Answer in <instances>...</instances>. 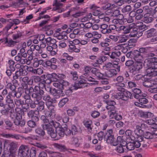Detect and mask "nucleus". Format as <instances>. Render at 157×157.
I'll use <instances>...</instances> for the list:
<instances>
[{"label": "nucleus", "mask_w": 157, "mask_h": 157, "mask_svg": "<svg viewBox=\"0 0 157 157\" xmlns=\"http://www.w3.org/2000/svg\"><path fill=\"white\" fill-rule=\"evenodd\" d=\"M142 115L144 117H150L154 116V114L150 112H143L141 113Z\"/></svg>", "instance_id": "052dcab7"}, {"label": "nucleus", "mask_w": 157, "mask_h": 157, "mask_svg": "<svg viewBox=\"0 0 157 157\" xmlns=\"http://www.w3.org/2000/svg\"><path fill=\"white\" fill-rule=\"evenodd\" d=\"M108 25L105 24H102L101 25V33L104 34H108L110 33V29H108Z\"/></svg>", "instance_id": "72a5a7b5"}, {"label": "nucleus", "mask_w": 157, "mask_h": 157, "mask_svg": "<svg viewBox=\"0 0 157 157\" xmlns=\"http://www.w3.org/2000/svg\"><path fill=\"white\" fill-rule=\"evenodd\" d=\"M92 72L99 78H104L106 77L111 78L116 76L118 72L115 69H111L105 72V74L101 73L99 70L95 68H93L91 70Z\"/></svg>", "instance_id": "20e7f679"}, {"label": "nucleus", "mask_w": 157, "mask_h": 157, "mask_svg": "<svg viewBox=\"0 0 157 157\" xmlns=\"http://www.w3.org/2000/svg\"><path fill=\"white\" fill-rule=\"evenodd\" d=\"M8 66L9 68L13 71H15V69L14 67V65L15 64L14 61L12 59H10L8 61Z\"/></svg>", "instance_id": "37998d69"}, {"label": "nucleus", "mask_w": 157, "mask_h": 157, "mask_svg": "<svg viewBox=\"0 0 157 157\" xmlns=\"http://www.w3.org/2000/svg\"><path fill=\"white\" fill-rule=\"evenodd\" d=\"M53 86L59 89L63 90L62 85L60 83V80L59 82H54L53 84Z\"/></svg>", "instance_id": "338daca9"}, {"label": "nucleus", "mask_w": 157, "mask_h": 157, "mask_svg": "<svg viewBox=\"0 0 157 157\" xmlns=\"http://www.w3.org/2000/svg\"><path fill=\"white\" fill-rule=\"evenodd\" d=\"M29 149V148L26 145H21L19 148V152L22 154L24 151H25L26 149Z\"/></svg>", "instance_id": "774afa93"}, {"label": "nucleus", "mask_w": 157, "mask_h": 157, "mask_svg": "<svg viewBox=\"0 0 157 157\" xmlns=\"http://www.w3.org/2000/svg\"><path fill=\"white\" fill-rule=\"evenodd\" d=\"M39 112L35 110V111L30 110L27 113V115L29 117L32 118L34 115H38Z\"/></svg>", "instance_id": "a18cd8bd"}, {"label": "nucleus", "mask_w": 157, "mask_h": 157, "mask_svg": "<svg viewBox=\"0 0 157 157\" xmlns=\"http://www.w3.org/2000/svg\"><path fill=\"white\" fill-rule=\"evenodd\" d=\"M132 57L136 61L135 63L143 66L144 59L142 56L137 50H135L132 54Z\"/></svg>", "instance_id": "1a4fd4ad"}, {"label": "nucleus", "mask_w": 157, "mask_h": 157, "mask_svg": "<svg viewBox=\"0 0 157 157\" xmlns=\"http://www.w3.org/2000/svg\"><path fill=\"white\" fill-rule=\"evenodd\" d=\"M32 79L31 80L33 81V82H34L35 83H39L40 80H41L40 78L36 75L33 76L32 77Z\"/></svg>", "instance_id": "680f3d73"}, {"label": "nucleus", "mask_w": 157, "mask_h": 157, "mask_svg": "<svg viewBox=\"0 0 157 157\" xmlns=\"http://www.w3.org/2000/svg\"><path fill=\"white\" fill-rule=\"evenodd\" d=\"M50 82V81H49V82H47V80L41 79L39 83L38 86H36L34 88H33V89L34 90V93H36V94H38L39 92L36 91V90L37 87L38 88V89L39 88V89L40 90H43V89H44V87H45V83L47 84H49Z\"/></svg>", "instance_id": "4468645a"}, {"label": "nucleus", "mask_w": 157, "mask_h": 157, "mask_svg": "<svg viewBox=\"0 0 157 157\" xmlns=\"http://www.w3.org/2000/svg\"><path fill=\"white\" fill-rule=\"evenodd\" d=\"M136 26L138 27L140 31H142V32L146 29V26L145 25L143 24V23L140 22V23H137Z\"/></svg>", "instance_id": "c03bdc74"}, {"label": "nucleus", "mask_w": 157, "mask_h": 157, "mask_svg": "<svg viewBox=\"0 0 157 157\" xmlns=\"http://www.w3.org/2000/svg\"><path fill=\"white\" fill-rule=\"evenodd\" d=\"M143 85L146 87L155 86V87L149 89L148 91L151 93L156 92L157 91V78L145 81L143 82Z\"/></svg>", "instance_id": "39448f33"}, {"label": "nucleus", "mask_w": 157, "mask_h": 157, "mask_svg": "<svg viewBox=\"0 0 157 157\" xmlns=\"http://www.w3.org/2000/svg\"><path fill=\"white\" fill-rule=\"evenodd\" d=\"M36 101H35L32 100H30L26 103L27 104L28 106H29V107L30 106L31 108H34L36 107V105L37 104V103H36Z\"/></svg>", "instance_id": "864d4df0"}, {"label": "nucleus", "mask_w": 157, "mask_h": 157, "mask_svg": "<svg viewBox=\"0 0 157 157\" xmlns=\"http://www.w3.org/2000/svg\"><path fill=\"white\" fill-rule=\"evenodd\" d=\"M46 105L49 109V111L46 113V116H44L49 121L53 120V119L55 118L56 116L55 107L52 104H48Z\"/></svg>", "instance_id": "6e6552de"}, {"label": "nucleus", "mask_w": 157, "mask_h": 157, "mask_svg": "<svg viewBox=\"0 0 157 157\" xmlns=\"http://www.w3.org/2000/svg\"><path fill=\"white\" fill-rule=\"evenodd\" d=\"M144 136L147 139H151L154 137L152 132H146L144 134Z\"/></svg>", "instance_id": "e2e57ef3"}, {"label": "nucleus", "mask_w": 157, "mask_h": 157, "mask_svg": "<svg viewBox=\"0 0 157 157\" xmlns=\"http://www.w3.org/2000/svg\"><path fill=\"white\" fill-rule=\"evenodd\" d=\"M16 41L13 40L12 39H8L7 37H6V39L5 40V42L4 43V44L7 47H13L16 44Z\"/></svg>", "instance_id": "a878e982"}, {"label": "nucleus", "mask_w": 157, "mask_h": 157, "mask_svg": "<svg viewBox=\"0 0 157 157\" xmlns=\"http://www.w3.org/2000/svg\"><path fill=\"white\" fill-rule=\"evenodd\" d=\"M69 76L74 80H76L78 78V75L76 71H70Z\"/></svg>", "instance_id": "ea45409f"}, {"label": "nucleus", "mask_w": 157, "mask_h": 157, "mask_svg": "<svg viewBox=\"0 0 157 157\" xmlns=\"http://www.w3.org/2000/svg\"><path fill=\"white\" fill-rule=\"evenodd\" d=\"M117 94L119 96V99L125 101L127 100L128 98H131L132 96L131 93L126 90L123 92L118 93Z\"/></svg>", "instance_id": "9b49d317"}, {"label": "nucleus", "mask_w": 157, "mask_h": 157, "mask_svg": "<svg viewBox=\"0 0 157 157\" xmlns=\"http://www.w3.org/2000/svg\"><path fill=\"white\" fill-rule=\"evenodd\" d=\"M152 58L150 59H146L144 63V66L145 67L147 68H151L153 67V65H152V63L153 61H152Z\"/></svg>", "instance_id": "473e14b6"}, {"label": "nucleus", "mask_w": 157, "mask_h": 157, "mask_svg": "<svg viewBox=\"0 0 157 157\" xmlns=\"http://www.w3.org/2000/svg\"><path fill=\"white\" fill-rule=\"evenodd\" d=\"M116 84L117 86H118L117 87V89L118 91H120V92H123L126 90L125 89L123 88V87L125 86V85L124 83H117Z\"/></svg>", "instance_id": "09e8293b"}, {"label": "nucleus", "mask_w": 157, "mask_h": 157, "mask_svg": "<svg viewBox=\"0 0 157 157\" xmlns=\"http://www.w3.org/2000/svg\"><path fill=\"white\" fill-rule=\"evenodd\" d=\"M22 33L20 31L17 32V33L15 34H13L12 35V38L13 40H16L17 39L20 37L22 35Z\"/></svg>", "instance_id": "0e129e2a"}, {"label": "nucleus", "mask_w": 157, "mask_h": 157, "mask_svg": "<svg viewBox=\"0 0 157 157\" xmlns=\"http://www.w3.org/2000/svg\"><path fill=\"white\" fill-rule=\"evenodd\" d=\"M130 32V34H129L130 37H139L141 36L143 34L142 31H140L136 28H132Z\"/></svg>", "instance_id": "a211bd4d"}, {"label": "nucleus", "mask_w": 157, "mask_h": 157, "mask_svg": "<svg viewBox=\"0 0 157 157\" xmlns=\"http://www.w3.org/2000/svg\"><path fill=\"white\" fill-rule=\"evenodd\" d=\"M152 48L150 47H146L145 48H139L138 52L140 53H147L149 52L150 50Z\"/></svg>", "instance_id": "6e6d98bb"}, {"label": "nucleus", "mask_w": 157, "mask_h": 157, "mask_svg": "<svg viewBox=\"0 0 157 157\" xmlns=\"http://www.w3.org/2000/svg\"><path fill=\"white\" fill-rule=\"evenodd\" d=\"M36 103L38 104V107L37 108V111H42L44 108V102L42 101H38V102L36 100Z\"/></svg>", "instance_id": "58836bf2"}, {"label": "nucleus", "mask_w": 157, "mask_h": 157, "mask_svg": "<svg viewBox=\"0 0 157 157\" xmlns=\"http://www.w3.org/2000/svg\"><path fill=\"white\" fill-rule=\"evenodd\" d=\"M107 58L106 56H102L98 58L95 63L93 64L94 67H97L98 64H101L106 61Z\"/></svg>", "instance_id": "b1692460"}, {"label": "nucleus", "mask_w": 157, "mask_h": 157, "mask_svg": "<svg viewBox=\"0 0 157 157\" xmlns=\"http://www.w3.org/2000/svg\"><path fill=\"white\" fill-rule=\"evenodd\" d=\"M105 54L108 55L109 56L110 58L112 59V61L113 63H114L115 65H118L120 59L118 57L121 55V53L120 51H115L111 52H107Z\"/></svg>", "instance_id": "0eeeda50"}, {"label": "nucleus", "mask_w": 157, "mask_h": 157, "mask_svg": "<svg viewBox=\"0 0 157 157\" xmlns=\"http://www.w3.org/2000/svg\"><path fill=\"white\" fill-rule=\"evenodd\" d=\"M92 124V121L91 120H89L86 121L84 124L88 129L91 130L92 129L93 127Z\"/></svg>", "instance_id": "8fccbe9b"}, {"label": "nucleus", "mask_w": 157, "mask_h": 157, "mask_svg": "<svg viewBox=\"0 0 157 157\" xmlns=\"http://www.w3.org/2000/svg\"><path fill=\"white\" fill-rule=\"evenodd\" d=\"M27 56V53H24L22 55L21 54H17L14 57V59L19 63L21 64H25L27 59L26 58Z\"/></svg>", "instance_id": "9d476101"}, {"label": "nucleus", "mask_w": 157, "mask_h": 157, "mask_svg": "<svg viewBox=\"0 0 157 157\" xmlns=\"http://www.w3.org/2000/svg\"><path fill=\"white\" fill-rule=\"evenodd\" d=\"M126 136H128L129 140H135V137L132 135V132L130 130H127L125 132Z\"/></svg>", "instance_id": "4c0bfd02"}, {"label": "nucleus", "mask_w": 157, "mask_h": 157, "mask_svg": "<svg viewBox=\"0 0 157 157\" xmlns=\"http://www.w3.org/2000/svg\"><path fill=\"white\" fill-rule=\"evenodd\" d=\"M39 89V88H38ZM36 91L39 92V93H33L31 94L32 97L36 100L37 102L41 99H43L45 101L46 105L50 103L51 97L49 94L45 92L43 90L38 89V88L36 89Z\"/></svg>", "instance_id": "7ed1b4c3"}, {"label": "nucleus", "mask_w": 157, "mask_h": 157, "mask_svg": "<svg viewBox=\"0 0 157 157\" xmlns=\"http://www.w3.org/2000/svg\"><path fill=\"white\" fill-rule=\"evenodd\" d=\"M22 81L25 83H27L29 85H32L33 83V81L31 79H29V78L27 76H25L22 78Z\"/></svg>", "instance_id": "603ef678"}, {"label": "nucleus", "mask_w": 157, "mask_h": 157, "mask_svg": "<svg viewBox=\"0 0 157 157\" xmlns=\"http://www.w3.org/2000/svg\"><path fill=\"white\" fill-rule=\"evenodd\" d=\"M23 88L25 90V94L24 96V98L25 99V102L27 103L29 100H32L31 99V93L32 94L34 93V90L32 87H29L28 88V85L24 83L23 85Z\"/></svg>", "instance_id": "423d86ee"}, {"label": "nucleus", "mask_w": 157, "mask_h": 157, "mask_svg": "<svg viewBox=\"0 0 157 157\" xmlns=\"http://www.w3.org/2000/svg\"><path fill=\"white\" fill-rule=\"evenodd\" d=\"M68 99L67 98H65L61 100L58 103V105L59 107H62L68 101Z\"/></svg>", "instance_id": "4d7b16f0"}, {"label": "nucleus", "mask_w": 157, "mask_h": 157, "mask_svg": "<svg viewBox=\"0 0 157 157\" xmlns=\"http://www.w3.org/2000/svg\"><path fill=\"white\" fill-rule=\"evenodd\" d=\"M80 48L79 46L75 45L73 44H71V42H70L68 49V51L69 52L78 53L80 52Z\"/></svg>", "instance_id": "6ab92c4d"}, {"label": "nucleus", "mask_w": 157, "mask_h": 157, "mask_svg": "<svg viewBox=\"0 0 157 157\" xmlns=\"http://www.w3.org/2000/svg\"><path fill=\"white\" fill-rule=\"evenodd\" d=\"M7 21L9 23L3 29V31L5 34L7 33L9 30L13 26V24L11 22H10V20H7Z\"/></svg>", "instance_id": "79ce46f5"}, {"label": "nucleus", "mask_w": 157, "mask_h": 157, "mask_svg": "<svg viewBox=\"0 0 157 157\" xmlns=\"http://www.w3.org/2000/svg\"><path fill=\"white\" fill-rule=\"evenodd\" d=\"M132 10V7L130 5H127L124 7L122 9V12L123 13H127L130 11Z\"/></svg>", "instance_id": "13d9d810"}, {"label": "nucleus", "mask_w": 157, "mask_h": 157, "mask_svg": "<svg viewBox=\"0 0 157 157\" xmlns=\"http://www.w3.org/2000/svg\"><path fill=\"white\" fill-rule=\"evenodd\" d=\"M22 85V87H19L18 88V90L17 92L16 91V90L13 92V97H16L17 98H19L21 95L22 93L23 92L24 89L23 88V85Z\"/></svg>", "instance_id": "7c9ffc66"}, {"label": "nucleus", "mask_w": 157, "mask_h": 157, "mask_svg": "<svg viewBox=\"0 0 157 157\" xmlns=\"http://www.w3.org/2000/svg\"><path fill=\"white\" fill-rule=\"evenodd\" d=\"M146 75L149 76H155L157 75V69L153 67L148 68L146 70Z\"/></svg>", "instance_id": "aec40b11"}, {"label": "nucleus", "mask_w": 157, "mask_h": 157, "mask_svg": "<svg viewBox=\"0 0 157 157\" xmlns=\"http://www.w3.org/2000/svg\"><path fill=\"white\" fill-rule=\"evenodd\" d=\"M86 80H80L76 82L74 86L70 88V90L72 91V90L74 89L77 90L79 88H82L83 87V85L86 84Z\"/></svg>", "instance_id": "dca6fc26"}, {"label": "nucleus", "mask_w": 157, "mask_h": 157, "mask_svg": "<svg viewBox=\"0 0 157 157\" xmlns=\"http://www.w3.org/2000/svg\"><path fill=\"white\" fill-rule=\"evenodd\" d=\"M112 67L116 68L118 72L120 71V66L117 65H115L114 63H113L109 62L107 63L104 64L102 66V69L104 70H109L110 68Z\"/></svg>", "instance_id": "2eb2a0df"}, {"label": "nucleus", "mask_w": 157, "mask_h": 157, "mask_svg": "<svg viewBox=\"0 0 157 157\" xmlns=\"http://www.w3.org/2000/svg\"><path fill=\"white\" fill-rule=\"evenodd\" d=\"M15 84H12L11 82H8L7 83L5 86V88L7 89L10 90L11 92H9V93H11V94H13V92L16 90V87L15 86Z\"/></svg>", "instance_id": "c85d7f7f"}, {"label": "nucleus", "mask_w": 157, "mask_h": 157, "mask_svg": "<svg viewBox=\"0 0 157 157\" xmlns=\"http://www.w3.org/2000/svg\"><path fill=\"white\" fill-rule=\"evenodd\" d=\"M14 103L17 106L15 109V111L12 110L10 113V117L13 120L14 124L17 126H23L25 124V121L22 119L21 113L23 112L21 109L19 107L22 106L24 104V101L21 99H16L14 100Z\"/></svg>", "instance_id": "f03ea898"}, {"label": "nucleus", "mask_w": 157, "mask_h": 157, "mask_svg": "<svg viewBox=\"0 0 157 157\" xmlns=\"http://www.w3.org/2000/svg\"><path fill=\"white\" fill-rule=\"evenodd\" d=\"M43 129L40 128H37L35 130V132L37 134L40 136H44L45 135V132L43 130L44 129H43Z\"/></svg>", "instance_id": "49530a36"}, {"label": "nucleus", "mask_w": 157, "mask_h": 157, "mask_svg": "<svg viewBox=\"0 0 157 157\" xmlns=\"http://www.w3.org/2000/svg\"><path fill=\"white\" fill-rule=\"evenodd\" d=\"M144 139L141 138V137H135V140H131L132 141L133 143L134 144V146L135 147L139 148L140 147L142 143L141 142H142L144 141Z\"/></svg>", "instance_id": "bb28decb"}, {"label": "nucleus", "mask_w": 157, "mask_h": 157, "mask_svg": "<svg viewBox=\"0 0 157 157\" xmlns=\"http://www.w3.org/2000/svg\"><path fill=\"white\" fill-rule=\"evenodd\" d=\"M57 47V45H52V46L49 45L46 47V49L48 51L50 52V54L51 55L54 56L56 53L55 50Z\"/></svg>", "instance_id": "393cba45"}, {"label": "nucleus", "mask_w": 157, "mask_h": 157, "mask_svg": "<svg viewBox=\"0 0 157 157\" xmlns=\"http://www.w3.org/2000/svg\"><path fill=\"white\" fill-rule=\"evenodd\" d=\"M156 30L154 28H151L145 32V34L147 37L150 38L155 36Z\"/></svg>", "instance_id": "cd10ccee"}, {"label": "nucleus", "mask_w": 157, "mask_h": 157, "mask_svg": "<svg viewBox=\"0 0 157 157\" xmlns=\"http://www.w3.org/2000/svg\"><path fill=\"white\" fill-rule=\"evenodd\" d=\"M40 119L44 124H41V127L44 129H46L48 134L50 135L52 138H55L57 136L56 130H54L52 128L53 126L56 128H59L58 133L59 136L63 137L65 134L64 128L61 127L59 123L54 120H50L44 116H41Z\"/></svg>", "instance_id": "f257e3e1"}, {"label": "nucleus", "mask_w": 157, "mask_h": 157, "mask_svg": "<svg viewBox=\"0 0 157 157\" xmlns=\"http://www.w3.org/2000/svg\"><path fill=\"white\" fill-rule=\"evenodd\" d=\"M130 35H118V42L122 43L126 42L129 38Z\"/></svg>", "instance_id": "2f4dec72"}, {"label": "nucleus", "mask_w": 157, "mask_h": 157, "mask_svg": "<svg viewBox=\"0 0 157 157\" xmlns=\"http://www.w3.org/2000/svg\"><path fill=\"white\" fill-rule=\"evenodd\" d=\"M114 136H104V140H106V142L108 144H110V143L112 142L113 140Z\"/></svg>", "instance_id": "3c124183"}, {"label": "nucleus", "mask_w": 157, "mask_h": 157, "mask_svg": "<svg viewBox=\"0 0 157 157\" xmlns=\"http://www.w3.org/2000/svg\"><path fill=\"white\" fill-rule=\"evenodd\" d=\"M71 144L75 147H78L80 145L78 143V139L75 137H73L70 141Z\"/></svg>", "instance_id": "c9c22d12"}, {"label": "nucleus", "mask_w": 157, "mask_h": 157, "mask_svg": "<svg viewBox=\"0 0 157 157\" xmlns=\"http://www.w3.org/2000/svg\"><path fill=\"white\" fill-rule=\"evenodd\" d=\"M143 67L140 65L135 63L130 67L129 69L130 72L133 74L135 75V74L138 73L139 70L142 68Z\"/></svg>", "instance_id": "f3484780"}, {"label": "nucleus", "mask_w": 157, "mask_h": 157, "mask_svg": "<svg viewBox=\"0 0 157 157\" xmlns=\"http://www.w3.org/2000/svg\"><path fill=\"white\" fill-rule=\"evenodd\" d=\"M10 145V147L14 149L17 147V144L13 142H10L7 140H5L4 142V146L5 147L7 145Z\"/></svg>", "instance_id": "e433bc0d"}, {"label": "nucleus", "mask_w": 157, "mask_h": 157, "mask_svg": "<svg viewBox=\"0 0 157 157\" xmlns=\"http://www.w3.org/2000/svg\"><path fill=\"white\" fill-rule=\"evenodd\" d=\"M63 32L60 33L58 32H56L54 33V36L56 37L59 40H61L63 38Z\"/></svg>", "instance_id": "bf43d9fd"}, {"label": "nucleus", "mask_w": 157, "mask_h": 157, "mask_svg": "<svg viewBox=\"0 0 157 157\" xmlns=\"http://www.w3.org/2000/svg\"><path fill=\"white\" fill-rule=\"evenodd\" d=\"M122 143H120V145L117 146L115 150L118 153H122L124 152V147H125V146L126 144V142L125 141L123 140L121 141Z\"/></svg>", "instance_id": "5701e85b"}, {"label": "nucleus", "mask_w": 157, "mask_h": 157, "mask_svg": "<svg viewBox=\"0 0 157 157\" xmlns=\"http://www.w3.org/2000/svg\"><path fill=\"white\" fill-rule=\"evenodd\" d=\"M144 21L146 23H150L153 20V19L150 13H146L144 15Z\"/></svg>", "instance_id": "c756f323"}, {"label": "nucleus", "mask_w": 157, "mask_h": 157, "mask_svg": "<svg viewBox=\"0 0 157 157\" xmlns=\"http://www.w3.org/2000/svg\"><path fill=\"white\" fill-rule=\"evenodd\" d=\"M129 142L127 144L126 143V148L129 150H132L135 149L134 144L132 141L129 140Z\"/></svg>", "instance_id": "5fc2aeb1"}, {"label": "nucleus", "mask_w": 157, "mask_h": 157, "mask_svg": "<svg viewBox=\"0 0 157 157\" xmlns=\"http://www.w3.org/2000/svg\"><path fill=\"white\" fill-rule=\"evenodd\" d=\"M123 140L121 136H118L117 139L114 138L112 142L110 143V144L111 145L116 146L118 144L119 142L122 143L121 141Z\"/></svg>", "instance_id": "f704fd0d"}, {"label": "nucleus", "mask_w": 157, "mask_h": 157, "mask_svg": "<svg viewBox=\"0 0 157 157\" xmlns=\"http://www.w3.org/2000/svg\"><path fill=\"white\" fill-rule=\"evenodd\" d=\"M13 94H11V93H8V95L6 97V101L7 103L9 105L10 107H13L14 106V104L13 99L12 98L11 96L13 98H15L16 97H13Z\"/></svg>", "instance_id": "4be33fe9"}, {"label": "nucleus", "mask_w": 157, "mask_h": 157, "mask_svg": "<svg viewBox=\"0 0 157 157\" xmlns=\"http://www.w3.org/2000/svg\"><path fill=\"white\" fill-rule=\"evenodd\" d=\"M134 26V24H131L128 26H125L124 30L123 33L124 34H127L129 33L132 28Z\"/></svg>", "instance_id": "a19ab883"}, {"label": "nucleus", "mask_w": 157, "mask_h": 157, "mask_svg": "<svg viewBox=\"0 0 157 157\" xmlns=\"http://www.w3.org/2000/svg\"><path fill=\"white\" fill-rule=\"evenodd\" d=\"M144 125V124H141V126L137 125L136 126V128L134 130L135 137H141V138L144 139L143 137L144 133L141 127Z\"/></svg>", "instance_id": "ddd939ff"}, {"label": "nucleus", "mask_w": 157, "mask_h": 157, "mask_svg": "<svg viewBox=\"0 0 157 157\" xmlns=\"http://www.w3.org/2000/svg\"><path fill=\"white\" fill-rule=\"evenodd\" d=\"M113 23L114 24H119L122 25L124 24V21L122 19H114L112 21Z\"/></svg>", "instance_id": "69168bd1"}, {"label": "nucleus", "mask_w": 157, "mask_h": 157, "mask_svg": "<svg viewBox=\"0 0 157 157\" xmlns=\"http://www.w3.org/2000/svg\"><path fill=\"white\" fill-rule=\"evenodd\" d=\"M60 1H57V0H55L53 1V5L55 7L53 8V10H56L58 13H61L64 10V9L61 8L63 4L60 2Z\"/></svg>", "instance_id": "f8f14e48"}, {"label": "nucleus", "mask_w": 157, "mask_h": 157, "mask_svg": "<svg viewBox=\"0 0 157 157\" xmlns=\"http://www.w3.org/2000/svg\"><path fill=\"white\" fill-rule=\"evenodd\" d=\"M15 67L16 68L19 69V70L16 71V72H20L19 71H21V73H25L24 72V70L25 67V65L23 64L21 65L19 63H17L15 65Z\"/></svg>", "instance_id": "de8ad7c7"}, {"label": "nucleus", "mask_w": 157, "mask_h": 157, "mask_svg": "<svg viewBox=\"0 0 157 157\" xmlns=\"http://www.w3.org/2000/svg\"><path fill=\"white\" fill-rule=\"evenodd\" d=\"M19 71L20 72H16L13 75L12 82L13 84H18V81L17 79H18L19 77L21 75H25V73H21V71Z\"/></svg>", "instance_id": "412c9836"}]
</instances>
